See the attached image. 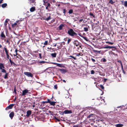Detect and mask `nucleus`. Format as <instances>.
I'll return each mask as SVG.
<instances>
[{
	"mask_svg": "<svg viewBox=\"0 0 127 127\" xmlns=\"http://www.w3.org/2000/svg\"><path fill=\"white\" fill-rule=\"evenodd\" d=\"M35 7H32L30 9V11L31 12H33L35 11Z\"/></svg>",
	"mask_w": 127,
	"mask_h": 127,
	"instance_id": "nucleus-20",
	"label": "nucleus"
},
{
	"mask_svg": "<svg viewBox=\"0 0 127 127\" xmlns=\"http://www.w3.org/2000/svg\"><path fill=\"white\" fill-rule=\"evenodd\" d=\"M71 39L68 38L67 40V43L68 44H69L70 42L71 41Z\"/></svg>",
	"mask_w": 127,
	"mask_h": 127,
	"instance_id": "nucleus-34",
	"label": "nucleus"
},
{
	"mask_svg": "<svg viewBox=\"0 0 127 127\" xmlns=\"http://www.w3.org/2000/svg\"><path fill=\"white\" fill-rule=\"evenodd\" d=\"M73 10L72 9H70L68 11V13L69 14H71L73 13Z\"/></svg>",
	"mask_w": 127,
	"mask_h": 127,
	"instance_id": "nucleus-30",
	"label": "nucleus"
},
{
	"mask_svg": "<svg viewBox=\"0 0 127 127\" xmlns=\"http://www.w3.org/2000/svg\"><path fill=\"white\" fill-rule=\"evenodd\" d=\"M46 62L45 61H40V62H39V63H43V64H44V63H46Z\"/></svg>",
	"mask_w": 127,
	"mask_h": 127,
	"instance_id": "nucleus-38",
	"label": "nucleus"
},
{
	"mask_svg": "<svg viewBox=\"0 0 127 127\" xmlns=\"http://www.w3.org/2000/svg\"><path fill=\"white\" fill-rule=\"evenodd\" d=\"M94 51L95 52L98 53H100L101 52V51H98L97 50H94Z\"/></svg>",
	"mask_w": 127,
	"mask_h": 127,
	"instance_id": "nucleus-47",
	"label": "nucleus"
},
{
	"mask_svg": "<svg viewBox=\"0 0 127 127\" xmlns=\"http://www.w3.org/2000/svg\"><path fill=\"white\" fill-rule=\"evenodd\" d=\"M67 33L69 35L72 37L77 36L78 34L75 32L71 28L69 29Z\"/></svg>",
	"mask_w": 127,
	"mask_h": 127,
	"instance_id": "nucleus-1",
	"label": "nucleus"
},
{
	"mask_svg": "<svg viewBox=\"0 0 127 127\" xmlns=\"http://www.w3.org/2000/svg\"><path fill=\"white\" fill-rule=\"evenodd\" d=\"M66 12V10L65 9H63V13L64 14H65Z\"/></svg>",
	"mask_w": 127,
	"mask_h": 127,
	"instance_id": "nucleus-44",
	"label": "nucleus"
},
{
	"mask_svg": "<svg viewBox=\"0 0 127 127\" xmlns=\"http://www.w3.org/2000/svg\"><path fill=\"white\" fill-rule=\"evenodd\" d=\"M54 88L56 89H57V86L56 85L54 86Z\"/></svg>",
	"mask_w": 127,
	"mask_h": 127,
	"instance_id": "nucleus-53",
	"label": "nucleus"
},
{
	"mask_svg": "<svg viewBox=\"0 0 127 127\" xmlns=\"http://www.w3.org/2000/svg\"><path fill=\"white\" fill-rule=\"evenodd\" d=\"M91 74H94L95 73V71L93 70H92L91 71Z\"/></svg>",
	"mask_w": 127,
	"mask_h": 127,
	"instance_id": "nucleus-50",
	"label": "nucleus"
},
{
	"mask_svg": "<svg viewBox=\"0 0 127 127\" xmlns=\"http://www.w3.org/2000/svg\"><path fill=\"white\" fill-rule=\"evenodd\" d=\"M60 112V114H61L62 115H63L64 113V112Z\"/></svg>",
	"mask_w": 127,
	"mask_h": 127,
	"instance_id": "nucleus-59",
	"label": "nucleus"
},
{
	"mask_svg": "<svg viewBox=\"0 0 127 127\" xmlns=\"http://www.w3.org/2000/svg\"><path fill=\"white\" fill-rule=\"evenodd\" d=\"M94 116V115L93 114H90L88 116V118H91L90 119L93 120L95 119Z\"/></svg>",
	"mask_w": 127,
	"mask_h": 127,
	"instance_id": "nucleus-6",
	"label": "nucleus"
},
{
	"mask_svg": "<svg viewBox=\"0 0 127 127\" xmlns=\"http://www.w3.org/2000/svg\"><path fill=\"white\" fill-rule=\"evenodd\" d=\"M106 43H108L109 44H113L114 43L113 42H106Z\"/></svg>",
	"mask_w": 127,
	"mask_h": 127,
	"instance_id": "nucleus-43",
	"label": "nucleus"
},
{
	"mask_svg": "<svg viewBox=\"0 0 127 127\" xmlns=\"http://www.w3.org/2000/svg\"><path fill=\"white\" fill-rule=\"evenodd\" d=\"M3 0H0V4L1 3L3 2L2 1Z\"/></svg>",
	"mask_w": 127,
	"mask_h": 127,
	"instance_id": "nucleus-62",
	"label": "nucleus"
},
{
	"mask_svg": "<svg viewBox=\"0 0 127 127\" xmlns=\"http://www.w3.org/2000/svg\"><path fill=\"white\" fill-rule=\"evenodd\" d=\"M99 86L102 89H104V87L102 85H100Z\"/></svg>",
	"mask_w": 127,
	"mask_h": 127,
	"instance_id": "nucleus-39",
	"label": "nucleus"
},
{
	"mask_svg": "<svg viewBox=\"0 0 127 127\" xmlns=\"http://www.w3.org/2000/svg\"><path fill=\"white\" fill-rule=\"evenodd\" d=\"M115 48L113 46H106L104 47V48L105 49H107V48Z\"/></svg>",
	"mask_w": 127,
	"mask_h": 127,
	"instance_id": "nucleus-19",
	"label": "nucleus"
},
{
	"mask_svg": "<svg viewBox=\"0 0 127 127\" xmlns=\"http://www.w3.org/2000/svg\"><path fill=\"white\" fill-rule=\"evenodd\" d=\"M117 62L119 63L121 65L122 64L121 61L120 60H118L117 61Z\"/></svg>",
	"mask_w": 127,
	"mask_h": 127,
	"instance_id": "nucleus-46",
	"label": "nucleus"
},
{
	"mask_svg": "<svg viewBox=\"0 0 127 127\" xmlns=\"http://www.w3.org/2000/svg\"><path fill=\"white\" fill-rule=\"evenodd\" d=\"M39 57L41 59L42 58V56H41V53H39Z\"/></svg>",
	"mask_w": 127,
	"mask_h": 127,
	"instance_id": "nucleus-56",
	"label": "nucleus"
},
{
	"mask_svg": "<svg viewBox=\"0 0 127 127\" xmlns=\"http://www.w3.org/2000/svg\"><path fill=\"white\" fill-rule=\"evenodd\" d=\"M13 93H15L16 94L17 93L16 91V87H15L14 88Z\"/></svg>",
	"mask_w": 127,
	"mask_h": 127,
	"instance_id": "nucleus-37",
	"label": "nucleus"
},
{
	"mask_svg": "<svg viewBox=\"0 0 127 127\" xmlns=\"http://www.w3.org/2000/svg\"><path fill=\"white\" fill-rule=\"evenodd\" d=\"M94 13L92 12H90L89 13V15L91 18H95V15H94Z\"/></svg>",
	"mask_w": 127,
	"mask_h": 127,
	"instance_id": "nucleus-13",
	"label": "nucleus"
},
{
	"mask_svg": "<svg viewBox=\"0 0 127 127\" xmlns=\"http://www.w3.org/2000/svg\"><path fill=\"white\" fill-rule=\"evenodd\" d=\"M28 92L29 90L27 89L24 90L22 91V95L23 96L25 95L26 94L29 93Z\"/></svg>",
	"mask_w": 127,
	"mask_h": 127,
	"instance_id": "nucleus-7",
	"label": "nucleus"
},
{
	"mask_svg": "<svg viewBox=\"0 0 127 127\" xmlns=\"http://www.w3.org/2000/svg\"><path fill=\"white\" fill-rule=\"evenodd\" d=\"M50 101H51L50 100V99H47V100L46 101H44L42 102V104L43 105H44V104H45L46 103H50Z\"/></svg>",
	"mask_w": 127,
	"mask_h": 127,
	"instance_id": "nucleus-15",
	"label": "nucleus"
},
{
	"mask_svg": "<svg viewBox=\"0 0 127 127\" xmlns=\"http://www.w3.org/2000/svg\"><path fill=\"white\" fill-rule=\"evenodd\" d=\"M31 113L32 111L31 110H28L27 112V115L26 116L27 117H29L31 115Z\"/></svg>",
	"mask_w": 127,
	"mask_h": 127,
	"instance_id": "nucleus-9",
	"label": "nucleus"
},
{
	"mask_svg": "<svg viewBox=\"0 0 127 127\" xmlns=\"http://www.w3.org/2000/svg\"><path fill=\"white\" fill-rule=\"evenodd\" d=\"M6 55L7 56V59H9V57H9V55L8 54H6Z\"/></svg>",
	"mask_w": 127,
	"mask_h": 127,
	"instance_id": "nucleus-51",
	"label": "nucleus"
},
{
	"mask_svg": "<svg viewBox=\"0 0 127 127\" xmlns=\"http://www.w3.org/2000/svg\"><path fill=\"white\" fill-rule=\"evenodd\" d=\"M121 65V68H122V70H124V69H123V64H122Z\"/></svg>",
	"mask_w": 127,
	"mask_h": 127,
	"instance_id": "nucleus-63",
	"label": "nucleus"
},
{
	"mask_svg": "<svg viewBox=\"0 0 127 127\" xmlns=\"http://www.w3.org/2000/svg\"><path fill=\"white\" fill-rule=\"evenodd\" d=\"M73 43L76 46H78L80 44V43L77 40H74L73 41Z\"/></svg>",
	"mask_w": 127,
	"mask_h": 127,
	"instance_id": "nucleus-4",
	"label": "nucleus"
},
{
	"mask_svg": "<svg viewBox=\"0 0 127 127\" xmlns=\"http://www.w3.org/2000/svg\"><path fill=\"white\" fill-rule=\"evenodd\" d=\"M101 61L105 63L106 62V60L105 58H103L101 60Z\"/></svg>",
	"mask_w": 127,
	"mask_h": 127,
	"instance_id": "nucleus-29",
	"label": "nucleus"
},
{
	"mask_svg": "<svg viewBox=\"0 0 127 127\" xmlns=\"http://www.w3.org/2000/svg\"><path fill=\"white\" fill-rule=\"evenodd\" d=\"M7 6V4L6 3H4L2 5V8H4Z\"/></svg>",
	"mask_w": 127,
	"mask_h": 127,
	"instance_id": "nucleus-28",
	"label": "nucleus"
},
{
	"mask_svg": "<svg viewBox=\"0 0 127 127\" xmlns=\"http://www.w3.org/2000/svg\"><path fill=\"white\" fill-rule=\"evenodd\" d=\"M48 49L50 50L51 49H54V48H52L51 47H50V48H49V47H48L47 48Z\"/></svg>",
	"mask_w": 127,
	"mask_h": 127,
	"instance_id": "nucleus-64",
	"label": "nucleus"
},
{
	"mask_svg": "<svg viewBox=\"0 0 127 127\" xmlns=\"http://www.w3.org/2000/svg\"><path fill=\"white\" fill-rule=\"evenodd\" d=\"M123 126V125L122 124H118L117 125V127H122Z\"/></svg>",
	"mask_w": 127,
	"mask_h": 127,
	"instance_id": "nucleus-26",
	"label": "nucleus"
},
{
	"mask_svg": "<svg viewBox=\"0 0 127 127\" xmlns=\"http://www.w3.org/2000/svg\"><path fill=\"white\" fill-rule=\"evenodd\" d=\"M46 9H47L48 10H49V9H50V8H49L47 6H46Z\"/></svg>",
	"mask_w": 127,
	"mask_h": 127,
	"instance_id": "nucleus-57",
	"label": "nucleus"
},
{
	"mask_svg": "<svg viewBox=\"0 0 127 127\" xmlns=\"http://www.w3.org/2000/svg\"><path fill=\"white\" fill-rule=\"evenodd\" d=\"M18 51V50L17 49V48H16L15 51V52H16L15 56H17V55H18L17 53Z\"/></svg>",
	"mask_w": 127,
	"mask_h": 127,
	"instance_id": "nucleus-40",
	"label": "nucleus"
},
{
	"mask_svg": "<svg viewBox=\"0 0 127 127\" xmlns=\"http://www.w3.org/2000/svg\"><path fill=\"white\" fill-rule=\"evenodd\" d=\"M46 17L45 16L44 20L48 21L51 19V15L49 13H47L46 14Z\"/></svg>",
	"mask_w": 127,
	"mask_h": 127,
	"instance_id": "nucleus-3",
	"label": "nucleus"
},
{
	"mask_svg": "<svg viewBox=\"0 0 127 127\" xmlns=\"http://www.w3.org/2000/svg\"><path fill=\"white\" fill-rule=\"evenodd\" d=\"M114 2L112 0H110L109 2V3H110L111 4H113Z\"/></svg>",
	"mask_w": 127,
	"mask_h": 127,
	"instance_id": "nucleus-35",
	"label": "nucleus"
},
{
	"mask_svg": "<svg viewBox=\"0 0 127 127\" xmlns=\"http://www.w3.org/2000/svg\"><path fill=\"white\" fill-rule=\"evenodd\" d=\"M2 68H5L4 64L3 63H0V69H1Z\"/></svg>",
	"mask_w": 127,
	"mask_h": 127,
	"instance_id": "nucleus-18",
	"label": "nucleus"
},
{
	"mask_svg": "<svg viewBox=\"0 0 127 127\" xmlns=\"http://www.w3.org/2000/svg\"><path fill=\"white\" fill-rule=\"evenodd\" d=\"M65 114H71L72 113V112L71 110H65L64 111Z\"/></svg>",
	"mask_w": 127,
	"mask_h": 127,
	"instance_id": "nucleus-8",
	"label": "nucleus"
},
{
	"mask_svg": "<svg viewBox=\"0 0 127 127\" xmlns=\"http://www.w3.org/2000/svg\"><path fill=\"white\" fill-rule=\"evenodd\" d=\"M17 25V24L16 23H15L13 24L12 25V28H14L15 27V26Z\"/></svg>",
	"mask_w": 127,
	"mask_h": 127,
	"instance_id": "nucleus-33",
	"label": "nucleus"
},
{
	"mask_svg": "<svg viewBox=\"0 0 127 127\" xmlns=\"http://www.w3.org/2000/svg\"><path fill=\"white\" fill-rule=\"evenodd\" d=\"M3 49L4 50L5 52L6 53V54H7L9 53V51L8 50L7 48L5 47H4L3 48Z\"/></svg>",
	"mask_w": 127,
	"mask_h": 127,
	"instance_id": "nucleus-17",
	"label": "nucleus"
},
{
	"mask_svg": "<svg viewBox=\"0 0 127 127\" xmlns=\"http://www.w3.org/2000/svg\"><path fill=\"white\" fill-rule=\"evenodd\" d=\"M45 4L46 6L48 7L49 8H51L50 6L51 5H50V4L49 3L46 2V3H45Z\"/></svg>",
	"mask_w": 127,
	"mask_h": 127,
	"instance_id": "nucleus-23",
	"label": "nucleus"
},
{
	"mask_svg": "<svg viewBox=\"0 0 127 127\" xmlns=\"http://www.w3.org/2000/svg\"><path fill=\"white\" fill-rule=\"evenodd\" d=\"M85 31H87V27L84 28Z\"/></svg>",
	"mask_w": 127,
	"mask_h": 127,
	"instance_id": "nucleus-55",
	"label": "nucleus"
},
{
	"mask_svg": "<svg viewBox=\"0 0 127 127\" xmlns=\"http://www.w3.org/2000/svg\"><path fill=\"white\" fill-rule=\"evenodd\" d=\"M68 38H67V37H66V38H64V41H66L67 40V39H68Z\"/></svg>",
	"mask_w": 127,
	"mask_h": 127,
	"instance_id": "nucleus-54",
	"label": "nucleus"
},
{
	"mask_svg": "<svg viewBox=\"0 0 127 127\" xmlns=\"http://www.w3.org/2000/svg\"><path fill=\"white\" fill-rule=\"evenodd\" d=\"M80 55V53H78L77 54L76 56H79Z\"/></svg>",
	"mask_w": 127,
	"mask_h": 127,
	"instance_id": "nucleus-61",
	"label": "nucleus"
},
{
	"mask_svg": "<svg viewBox=\"0 0 127 127\" xmlns=\"http://www.w3.org/2000/svg\"><path fill=\"white\" fill-rule=\"evenodd\" d=\"M56 6H58V7H59V6H60V4H56Z\"/></svg>",
	"mask_w": 127,
	"mask_h": 127,
	"instance_id": "nucleus-60",
	"label": "nucleus"
},
{
	"mask_svg": "<svg viewBox=\"0 0 127 127\" xmlns=\"http://www.w3.org/2000/svg\"><path fill=\"white\" fill-rule=\"evenodd\" d=\"M51 55L52 57H53L56 58V57L57 54L55 53H51Z\"/></svg>",
	"mask_w": 127,
	"mask_h": 127,
	"instance_id": "nucleus-24",
	"label": "nucleus"
},
{
	"mask_svg": "<svg viewBox=\"0 0 127 127\" xmlns=\"http://www.w3.org/2000/svg\"><path fill=\"white\" fill-rule=\"evenodd\" d=\"M9 61L10 62V63L12 65H13L14 66H15V65L16 66L17 65L16 64L13 62H12L11 60V57H10V58L9 59Z\"/></svg>",
	"mask_w": 127,
	"mask_h": 127,
	"instance_id": "nucleus-12",
	"label": "nucleus"
},
{
	"mask_svg": "<svg viewBox=\"0 0 127 127\" xmlns=\"http://www.w3.org/2000/svg\"><path fill=\"white\" fill-rule=\"evenodd\" d=\"M8 73H7L6 72L5 73V75L4 76V78L5 79H8Z\"/></svg>",
	"mask_w": 127,
	"mask_h": 127,
	"instance_id": "nucleus-22",
	"label": "nucleus"
},
{
	"mask_svg": "<svg viewBox=\"0 0 127 127\" xmlns=\"http://www.w3.org/2000/svg\"><path fill=\"white\" fill-rule=\"evenodd\" d=\"M89 60L90 61L91 60L92 62H93L95 64H96L95 63V59H93L92 58H91V59H90V58H89Z\"/></svg>",
	"mask_w": 127,
	"mask_h": 127,
	"instance_id": "nucleus-27",
	"label": "nucleus"
},
{
	"mask_svg": "<svg viewBox=\"0 0 127 127\" xmlns=\"http://www.w3.org/2000/svg\"><path fill=\"white\" fill-rule=\"evenodd\" d=\"M14 112H12L9 114V116L11 119H13V117L14 116Z\"/></svg>",
	"mask_w": 127,
	"mask_h": 127,
	"instance_id": "nucleus-10",
	"label": "nucleus"
},
{
	"mask_svg": "<svg viewBox=\"0 0 127 127\" xmlns=\"http://www.w3.org/2000/svg\"><path fill=\"white\" fill-rule=\"evenodd\" d=\"M90 108L89 107H88V112H89L90 113Z\"/></svg>",
	"mask_w": 127,
	"mask_h": 127,
	"instance_id": "nucleus-58",
	"label": "nucleus"
},
{
	"mask_svg": "<svg viewBox=\"0 0 127 127\" xmlns=\"http://www.w3.org/2000/svg\"><path fill=\"white\" fill-rule=\"evenodd\" d=\"M56 103L55 102L51 101L50 104L51 105L54 106L55 105Z\"/></svg>",
	"mask_w": 127,
	"mask_h": 127,
	"instance_id": "nucleus-25",
	"label": "nucleus"
},
{
	"mask_svg": "<svg viewBox=\"0 0 127 127\" xmlns=\"http://www.w3.org/2000/svg\"><path fill=\"white\" fill-rule=\"evenodd\" d=\"M55 119L57 120L58 122H60V120L59 119H58V118H57V117H55Z\"/></svg>",
	"mask_w": 127,
	"mask_h": 127,
	"instance_id": "nucleus-49",
	"label": "nucleus"
},
{
	"mask_svg": "<svg viewBox=\"0 0 127 127\" xmlns=\"http://www.w3.org/2000/svg\"><path fill=\"white\" fill-rule=\"evenodd\" d=\"M8 20L9 21V19H6L5 20V23L4 24V26L5 27H6V25H7V23L8 22Z\"/></svg>",
	"mask_w": 127,
	"mask_h": 127,
	"instance_id": "nucleus-21",
	"label": "nucleus"
},
{
	"mask_svg": "<svg viewBox=\"0 0 127 127\" xmlns=\"http://www.w3.org/2000/svg\"><path fill=\"white\" fill-rule=\"evenodd\" d=\"M14 104H11L9 105L5 109L6 110H7L9 109H12L14 106Z\"/></svg>",
	"mask_w": 127,
	"mask_h": 127,
	"instance_id": "nucleus-5",
	"label": "nucleus"
},
{
	"mask_svg": "<svg viewBox=\"0 0 127 127\" xmlns=\"http://www.w3.org/2000/svg\"><path fill=\"white\" fill-rule=\"evenodd\" d=\"M64 26V25L63 24H60L58 27L59 29V30H62V28Z\"/></svg>",
	"mask_w": 127,
	"mask_h": 127,
	"instance_id": "nucleus-16",
	"label": "nucleus"
},
{
	"mask_svg": "<svg viewBox=\"0 0 127 127\" xmlns=\"http://www.w3.org/2000/svg\"><path fill=\"white\" fill-rule=\"evenodd\" d=\"M54 64H57V65L58 66H60V64H57V63H54Z\"/></svg>",
	"mask_w": 127,
	"mask_h": 127,
	"instance_id": "nucleus-52",
	"label": "nucleus"
},
{
	"mask_svg": "<svg viewBox=\"0 0 127 127\" xmlns=\"http://www.w3.org/2000/svg\"><path fill=\"white\" fill-rule=\"evenodd\" d=\"M79 47H77V49H79L80 48H81V49H82L81 48V44H80V45H79Z\"/></svg>",
	"mask_w": 127,
	"mask_h": 127,
	"instance_id": "nucleus-48",
	"label": "nucleus"
},
{
	"mask_svg": "<svg viewBox=\"0 0 127 127\" xmlns=\"http://www.w3.org/2000/svg\"><path fill=\"white\" fill-rule=\"evenodd\" d=\"M59 70L62 73H64L67 71V70L64 69H60Z\"/></svg>",
	"mask_w": 127,
	"mask_h": 127,
	"instance_id": "nucleus-11",
	"label": "nucleus"
},
{
	"mask_svg": "<svg viewBox=\"0 0 127 127\" xmlns=\"http://www.w3.org/2000/svg\"><path fill=\"white\" fill-rule=\"evenodd\" d=\"M82 37H83L84 39H85L86 41H87V39L86 37H84V36H82Z\"/></svg>",
	"mask_w": 127,
	"mask_h": 127,
	"instance_id": "nucleus-42",
	"label": "nucleus"
},
{
	"mask_svg": "<svg viewBox=\"0 0 127 127\" xmlns=\"http://www.w3.org/2000/svg\"><path fill=\"white\" fill-rule=\"evenodd\" d=\"M24 74L25 75L29 77H31L32 78L33 76V74L31 73L30 72H24Z\"/></svg>",
	"mask_w": 127,
	"mask_h": 127,
	"instance_id": "nucleus-2",
	"label": "nucleus"
},
{
	"mask_svg": "<svg viewBox=\"0 0 127 127\" xmlns=\"http://www.w3.org/2000/svg\"><path fill=\"white\" fill-rule=\"evenodd\" d=\"M0 36L1 37V39L2 40L4 39V38L5 37V36L3 32H1Z\"/></svg>",
	"mask_w": 127,
	"mask_h": 127,
	"instance_id": "nucleus-14",
	"label": "nucleus"
},
{
	"mask_svg": "<svg viewBox=\"0 0 127 127\" xmlns=\"http://www.w3.org/2000/svg\"><path fill=\"white\" fill-rule=\"evenodd\" d=\"M8 39H9L8 38L7 40H4V41H6V43H8V45H9L10 43V41H9Z\"/></svg>",
	"mask_w": 127,
	"mask_h": 127,
	"instance_id": "nucleus-31",
	"label": "nucleus"
},
{
	"mask_svg": "<svg viewBox=\"0 0 127 127\" xmlns=\"http://www.w3.org/2000/svg\"><path fill=\"white\" fill-rule=\"evenodd\" d=\"M48 44V41L47 40L45 41V42L43 44L45 45H46Z\"/></svg>",
	"mask_w": 127,
	"mask_h": 127,
	"instance_id": "nucleus-36",
	"label": "nucleus"
},
{
	"mask_svg": "<svg viewBox=\"0 0 127 127\" xmlns=\"http://www.w3.org/2000/svg\"><path fill=\"white\" fill-rule=\"evenodd\" d=\"M31 2V3H35V0H30Z\"/></svg>",
	"mask_w": 127,
	"mask_h": 127,
	"instance_id": "nucleus-45",
	"label": "nucleus"
},
{
	"mask_svg": "<svg viewBox=\"0 0 127 127\" xmlns=\"http://www.w3.org/2000/svg\"><path fill=\"white\" fill-rule=\"evenodd\" d=\"M124 5L125 6H127V1H125Z\"/></svg>",
	"mask_w": 127,
	"mask_h": 127,
	"instance_id": "nucleus-41",
	"label": "nucleus"
},
{
	"mask_svg": "<svg viewBox=\"0 0 127 127\" xmlns=\"http://www.w3.org/2000/svg\"><path fill=\"white\" fill-rule=\"evenodd\" d=\"M0 69L1 70V72H2L5 73L6 72V71L5 69H4V68H2V69Z\"/></svg>",
	"mask_w": 127,
	"mask_h": 127,
	"instance_id": "nucleus-32",
	"label": "nucleus"
}]
</instances>
